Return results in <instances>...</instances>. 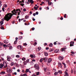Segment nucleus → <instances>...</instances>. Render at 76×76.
I'll list each match as a JSON object with an SVG mask.
<instances>
[{"label":"nucleus","mask_w":76,"mask_h":76,"mask_svg":"<svg viewBox=\"0 0 76 76\" xmlns=\"http://www.w3.org/2000/svg\"><path fill=\"white\" fill-rule=\"evenodd\" d=\"M15 10H14L13 11L11 12L12 13H8L6 15H5V16L4 17V18H2V22H3L4 20V19L5 20H6L7 22L9 21V20L11 19L12 17L13 16V15H16V12H15ZM15 12V13H14Z\"/></svg>","instance_id":"nucleus-1"},{"label":"nucleus","mask_w":76,"mask_h":76,"mask_svg":"<svg viewBox=\"0 0 76 76\" xmlns=\"http://www.w3.org/2000/svg\"><path fill=\"white\" fill-rule=\"evenodd\" d=\"M43 60H44V61L45 62V61H47V58H41L40 60V62H41V63H42V61H43Z\"/></svg>","instance_id":"nucleus-2"},{"label":"nucleus","mask_w":76,"mask_h":76,"mask_svg":"<svg viewBox=\"0 0 76 76\" xmlns=\"http://www.w3.org/2000/svg\"><path fill=\"white\" fill-rule=\"evenodd\" d=\"M34 67V68H36L37 70H39V66H38V64H35Z\"/></svg>","instance_id":"nucleus-3"},{"label":"nucleus","mask_w":76,"mask_h":76,"mask_svg":"<svg viewBox=\"0 0 76 76\" xmlns=\"http://www.w3.org/2000/svg\"><path fill=\"white\" fill-rule=\"evenodd\" d=\"M47 2H48V6H51V5L53 3L50 1V0H47Z\"/></svg>","instance_id":"nucleus-4"},{"label":"nucleus","mask_w":76,"mask_h":76,"mask_svg":"<svg viewBox=\"0 0 76 76\" xmlns=\"http://www.w3.org/2000/svg\"><path fill=\"white\" fill-rule=\"evenodd\" d=\"M74 42L71 41L70 42V47H72V46H74Z\"/></svg>","instance_id":"nucleus-5"},{"label":"nucleus","mask_w":76,"mask_h":76,"mask_svg":"<svg viewBox=\"0 0 76 76\" xmlns=\"http://www.w3.org/2000/svg\"><path fill=\"white\" fill-rule=\"evenodd\" d=\"M58 64L59 67L60 68H62V64L61 63L59 62Z\"/></svg>","instance_id":"nucleus-6"},{"label":"nucleus","mask_w":76,"mask_h":76,"mask_svg":"<svg viewBox=\"0 0 76 76\" xmlns=\"http://www.w3.org/2000/svg\"><path fill=\"white\" fill-rule=\"evenodd\" d=\"M58 58L60 60H62L64 58V57L60 56L58 57Z\"/></svg>","instance_id":"nucleus-7"},{"label":"nucleus","mask_w":76,"mask_h":76,"mask_svg":"<svg viewBox=\"0 0 76 76\" xmlns=\"http://www.w3.org/2000/svg\"><path fill=\"white\" fill-rule=\"evenodd\" d=\"M64 73L65 74L64 75V76H69V74H68V73L66 71H65Z\"/></svg>","instance_id":"nucleus-8"},{"label":"nucleus","mask_w":76,"mask_h":76,"mask_svg":"<svg viewBox=\"0 0 76 76\" xmlns=\"http://www.w3.org/2000/svg\"><path fill=\"white\" fill-rule=\"evenodd\" d=\"M7 72L8 73H11L12 72V69H10L9 70H7Z\"/></svg>","instance_id":"nucleus-9"},{"label":"nucleus","mask_w":76,"mask_h":76,"mask_svg":"<svg viewBox=\"0 0 76 76\" xmlns=\"http://www.w3.org/2000/svg\"><path fill=\"white\" fill-rule=\"evenodd\" d=\"M66 49H67V48H66V47L65 46V47L64 48H62L61 51H65V50Z\"/></svg>","instance_id":"nucleus-10"},{"label":"nucleus","mask_w":76,"mask_h":76,"mask_svg":"<svg viewBox=\"0 0 76 76\" xmlns=\"http://www.w3.org/2000/svg\"><path fill=\"white\" fill-rule=\"evenodd\" d=\"M44 53L45 54V56H46V57L48 56V53H47V52H44Z\"/></svg>","instance_id":"nucleus-11"},{"label":"nucleus","mask_w":76,"mask_h":76,"mask_svg":"<svg viewBox=\"0 0 76 76\" xmlns=\"http://www.w3.org/2000/svg\"><path fill=\"white\" fill-rule=\"evenodd\" d=\"M59 51H60V50H59L57 49V50H55L54 51V52L55 53H58Z\"/></svg>","instance_id":"nucleus-12"},{"label":"nucleus","mask_w":76,"mask_h":76,"mask_svg":"<svg viewBox=\"0 0 76 76\" xmlns=\"http://www.w3.org/2000/svg\"><path fill=\"white\" fill-rule=\"evenodd\" d=\"M14 10H15V12H14V13H15V12H16V15H16V14L17 13V12H18V9H17L16 10H15V9H14V10H13L12 11H13Z\"/></svg>","instance_id":"nucleus-13"},{"label":"nucleus","mask_w":76,"mask_h":76,"mask_svg":"<svg viewBox=\"0 0 76 76\" xmlns=\"http://www.w3.org/2000/svg\"><path fill=\"white\" fill-rule=\"evenodd\" d=\"M51 61L52 60H51V58H50L48 59V63H50L51 62Z\"/></svg>","instance_id":"nucleus-14"},{"label":"nucleus","mask_w":76,"mask_h":76,"mask_svg":"<svg viewBox=\"0 0 76 76\" xmlns=\"http://www.w3.org/2000/svg\"><path fill=\"white\" fill-rule=\"evenodd\" d=\"M3 67V65L2 64H0V69H2V67Z\"/></svg>","instance_id":"nucleus-15"},{"label":"nucleus","mask_w":76,"mask_h":76,"mask_svg":"<svg viewBox=\"0 0 76 76\" xmlns=\"http://www.w3.org/2000/svg\"><path fill=\"white\" fill-rule=\"evenodd\" d=\"M18 49H21L22 48V46L19 45L18 46Z\"/></svg>","instance_id":"nucleus-16"},{"label":"nucleus","mask_w":76,"mask_h":76,"mask_svg":"<svg viewBox=\"0 0 76 76\" xmlns=\"http://www.w3.org/2000/svg\"><path fill=\"white\" fill-rule=\"evenodd\" d=\"M7 41V40H4V43H5V44H8V43H9V42H8Z\"/></svg>","instance_id":"nucleus-17"},{"label":"nucleus","mask_w":76,"mask_h":76,"mask_svg":"<svg viewBox=\"0 0 76 76\" xmlns=\"http://www.w3.org/2000/svg\"><path fill=\"white\" fill-rule=\"evenodd\" d=\"M30 57H31V58H34V55L31 54L30 55Z\"/></svg>","instance_id":"nucleus-18"},{"label":"nucleus","mask_w":76,"mask_h":76,"mask_svg":"<svg viewBox=\"0 0 76 76\" xmlns=\"http://www.w3.org/2000/svg\"><path fill=\"white\" fill-rule=\"evenodd\" d=\"M30 0V2L31 3V4H33L34 2L33 1V0Z\"/></svg>","instance_id":"nucleus-19"},{"label":"nucleus","mask_w":76,"mask_h":76,"mask_svg":"<svg viewBox=\"0 0 76 76\" xmlns=\"http://www.w3.org/2000/svg\"><path fill=\"white\" fill-rule=\"evenodd\" d=\"M7 61H10V58L9 57H8V56H7Z\"/></svg>","instance_id":"nucleus-20"},{"label":"nucleus","mask_w":76,"mask_h":76,"mask_svg":"<svg viewBox=\"0 0 76 76\" xmlns=\"http://www.w3.org/2000/svg\"><path fill=\"white\" fill-rule=\"evenodd\" d=\"M0 23H1L0 25H1V26H2V25H3V21H2L0 22Z\"/></svg>","instance_id":"nucleus-21"},{"label":"nucleus","mask_w":76,"mask_h":76,"mask_svg":"<svg viewBox=\"0 0 76 76\" xmlns=\"http://www.w3.org/2000/svg\"><path fill=\"white\" fill-rule=\"evenodd\" d=\"M23 64L24 65H26V64H27V62H26V61H24L23 62Z\"/></svg>","instance_id":"nucleus-22"},{"label":"nucleus","mask_w":76,"mask_h":76,"mask_svg":"<svg viewBox=\"0 0 76 76\" xmlns=\"http://www.w3.org/2000/svg\"><path fill=\"white\" fill-rule=\"evenodd\" d=\"M62 64L64 65V67L66 68V64H65V63H64V62H62Z\"/></svg>","instance_id":"nucleus-23"},{"label":"nucleus","mask_w":76,"mask_h":76,"mask_svg":"<svg viewBox=\"0 0 76 76\" xmlns=\"http://www.w3.org/2000/svg\"><path fill=\"white\" fill-rule=\"evenodd\" d=\"M34 9L35 10H38V8L35 6L34 7Z\"/></svg>","instance_id":"nucleus-24"},{"label":"nucleus","mask_w":76,"mask_h":76,"mask_svg":"<svg viewBox=\"0 0 76 76\" xmlns=\"http://www.w3.org/2000/svg\"><path fill=\"white\" fill-rule=\"evenodd\" d=\"M23 38V37L22 36H20L19 37L18 39H22Z\"/></svg>","instance_id":"nucleus-25"},{"label":"nucleus","mask_w":76,"mask_h":76,"mask_svg":"<svg viewBox=\"0 0 76 76\" xmlns=\"http://www.w3.org/2000/svg\"><path fill=\"white\" fill-rule=\"evenodd\" d=\"M30 64H31V65L32 66V65H34V62H33V61H31V62H30Z\"/></svg>","instance_id":"nucleus-26"},{"label":"nucleus","mask_w":76,"mask_h":76,"mask_svg":"<svg viewBox=\"0 0 76 76\" xmlns=\"http://www.w3.org/2000/svg\"><path fill=\"white\" fill-rule=\"evenodd\" d=\"M4 45V43L1 42H0V46H2V45Z\"/></svg>","instance_id":"nucleus-27"},{"label":"nucleus","mask_w":76,"mask_h":76,"mask_svg":"<svg viewBox=\"0 0 76 76\" xmlns=\"http://www.w3.org/2000/svg\"><path fill=\"white\" fill-rule=\"evenodd\" d=\"M47 68H44V71H45V72H47Z\"/></svg>","instance_id":"nucleus-28"},{"label":"nucleus","mask_w":76,"mask_h":76,"mask_svg":"<svg viewBox=\"0 0 76 76\" xmlns=\"http://www.w3.org/2000/svg\"><path fill=\"white\" fill-rule=\"evenodd\" d=\"M22 60L24 61V60H26V58L25 57H23L22 58Z\"/></svg>","instance_id":"nucleus-29"},{"label":"nucleus","mask_w":76,"mask_h":76,"mask_svg":"<svg viewBox=\"0 0 76 76\" xmlns=\"http://www.w3.org/2000/svg\"><path fill=\"white\" fill-rule=\"evenodd\" d=\"M1 29H2L3 30L4 29V28H3V26H1Z\"/></svg>","instance_id":"nucleus-30"},{"label":"nucleus","mask_w":76,"mask_h":76,"mask_svg":"<svg viewBox=\"0 0 76 76\" xmlns=\"http://www.w3.org/2000/svg\"><path fill=\"white\" fill-rule=\"evenodd\" d=\"M3 47L4 48H7V45H6V44H4V45H3Z\"/></svg>","instance_id":"nucleus-31"},{"label":"nucleus","mask_w":76,"mask_h":76,"mask_svg":"<svg viewBox=\"0 0 76 76\" xmlns=\"http://www.w3.org/2000/svg\"><path fill=\"white\" fill-rule=\"evenodd\" d=\"M38 50H37L38 51H39V50H41V47H38Z\"/></svg>","instance_id":"nucleus-32"},{"label":"nucleus","mask_w":76,"mask_h":76,"mask_svg":"<svg viewBox=\"0 0 76 76\" xmlns=\"http://www.w3.org/2000/svg\"><path fill=\"white\" fill-rule=\"evenodd\" d=\"M29 71V69H26V72H28Z\"/></svg>","instance_id":"nucleus-33"},{"label":"nucleus","mask_w":76,"mask_h":76,"mask_svg":"<svg viewBox=\"0 0 76 76\" xmlns=\"http://www.w3.org/2000/svg\"><path fill=\"white\" fill-rule=\"evenodd\" d=\"M53 51V49L51 48L49 50V51L50 52L51 51Z\"/></svg>","instance_id":"nucleus-34"},{"label":"nucleus","mask_w":76,"mask_h":76,"mask_svg":"<svg viewBox=\"0 0 76 76\" xmlns=\"http://www.w3.org/2000/svg\"><path fill=\"white\" fill-rule=\"evenodd\" d=\"M1 73L2 74V75H4V74H5V72H4L3 71H2L1 72Z\"/></svg>","instance_id":"nucleus-35"},{"label":"nucleus","mask_w":76,"mask_h":76,"mask_svg":"<svg viewBox=\"0 0 76 76\" xmlns=\"http://www.w3.org/2000/svg\"><path fill=\"white\" fill-rule=\"evenodd\" d=\"M58 72L59 73H62V71H61V70L58 71Z\"/></svg>","instance_id":"nucleus-36"},{"label":"nucleus","mask_w":76,"mask_h":76,"mask_svg":"<svg viewBox=\"0 0 76 76\" xmlns=\"http://www.w3.org/2000/svg\"><path fill=\"white\" fill-rule=\"evenodd\" d=\"M18 42V40H15L14 42V44H16L17 43V42Z\"/></svg>","instance_id":"nucleus-37"},{"label":"nucleus","mask_w":76,"mask_h":76,"mask_svg":"<svg viewBox=\"0 0 76 76\" xmlns=\"http://www.w3.org/2000/svg\"><path fill=\"white\" fill-rule=\"evenodd\" d=\"M37 43L36 42H35V43L34 44V45L35 46V45H37Z\"/></svg>","instance_id":"nucleus-38"},{"label":"nucleus","mask_w":76,"mask_h":76,"mask_svg":"<svg viewBox=\"0 0 76 76\" xmlns=\"http://www.w3.org/2000/svg\"><path fill=\"white\" fill-rule=\"evenodd\" d=\"M49 47H53V44L51 43L49 45Z\"/></svg>","instance_id":"nucleus-39"},{"label":"nucleus","mask_w":76,"mask_h":76,"mask_svg":"<svg viewBox=\"0 0 76 76\" xmlns=\"http://www.w3.org/2000/svg\"><path fill=\"white\" fill-rule=\"evenodd\" d=\"M25 18L26 19H28V18H29V17L27 15H26L25 16Z\"/></svg>","instance_id":"nucleus-40"},{"label":"nucleus","mask_w":76,"mask_h":76,"mask_svg":"<svg viewBox=\"0 0 76 76\" xmlns=\"http://www.w3.org/2000/svg\"><path fill=\"white\" fill-rule=\"evenodd\" d=\"M13 75H17V73L16 72H15L12 73Z\"/></svg>","instance_id":"nucleus-41"},{"label":"nucleus","mask_w":76,"mask_h":76,"mask_svg":"<svg viewBox=\"0 0 76 76\" xmlns=\"http://www.w3.org/2000/svg\"><path fill=\"white\" fill-rule=\"evenodd\" d=\"M4 7H7V5L6 4H4Z\"/></svg>","instance_id":"nucleus-42"},{"label":"nucleus","mask_w":76,"mask_h":76,"mask_svg":"<svg viewBox=\"0 0 76 76\" xmlns=\"http://www.w3.org/2000/svg\"><path fill=\"white\" fill-rule=\"evenodd\" d=\"M25 5V4H20V5L21 6H23Z\"/></svg>","instance_id":"nucleus-43"},{"label":"nucleus","mask_w":76,"mask_h":76,"mask_svg":"<svg viewBox=\"0 0 76 76\" xmlns=\"http://www.w3.org/2000/svg\"><path fill=\"white\" fill-rule=\"evenodd\" d=\"M39 72H37L36 73L37 75H39Z\"/></svg>","instance_id":"nucleus-44"},{"label":"nucleus","mask_w":76,"mask_h":76,"mask_svg":"<svg viewBox=\"0 0 76 76\" xmlns=\"http://www.w3.org/2000/svg\"><path fill=\"white\" fill-rule=\"evenodd\" d=\"M58 74V72H55V75H56V76H57V75Z\"/></svg>","instance_id":"nucleus-45"},{"label":"nucleus","mask_w":76,"mask_h":76,"mask_svg":"<svg viewBox=\"0 0 76 76\" xmlns=\"http://www.w3.org/2000/svg\"><path fill=\"white\" fill-rule=\"evenodd\" d=\"M20 56L19 55H17L16 56V57L17 58H19V57Z\"/></svg>","instance_id":"nucleus-46"},{"label":"nucleus","mask_w":76,"mask_h":76,"mask_svg":"<svg viewBox=\"0 0 76 76\" xmlns=\"http://www.w3.org/2000/svg\"><path fill=\"white\" fill-rule=\"evenodd\" d=\"M12 48H13V47H12V46H10V47L9 49H10V50H12Z\"/></svg>","instance_id":"nucleus-47"},{"label":"nucleus","mask_w":76,"mask_h":76,"mask_svg":"<svg viewBox=\"0 0 76 76\" xmlns=\"http://www.w3.org/2000/svg\"><path fill=\"white\" fill-rule=\"evenodd\" d=\"M20 20H23V19H20L19 18V22H20Z\"/></svg>","instance_id":"nucleus-48"},{"label":"nucleus","mask_w":76,"mask_h":76,"mask_svg":"<svg viewBox=\"0 0 76 76\" xmlns=\"http://www.w3.org/2000/svg\"><path fill=\"white\" fill-rule=\"evenodd\" d=\"M23 76H27V75L26 74H24L23 75Z\"/></svg>","instance_id":"nucleus-49"},{"label":"nucleus","mask_w":76,"mask_h":76,"mask_svg":"<svg viewBox=\"0 0 76 76\" xmlns=\"http://www.w3.org/2000/svg\"><path fill=\"white\" fill-rule=\"evenodd\" d=\"M2 11H3V12H4V7H3L2 8Z\"/></svg>","instance_id":"nucleus-50"},{"label":"nucleus","mask_w":76,"mask_h":76,"mask_svg":"<svg viewBox=\"0 0 76 76\" xmlns=\"http://www.w3.org/2000/svg\"><path fill=\"white\" fill-rule=\"evenodd\" d=\"M26 61L27 63H28L29 62V59H27L26 60Z\"/></svg>","instance_id":"nucleus-51"},{"label":"nucleus","mask_w":76,"mask_h":76,"mask_svg":"<svg viewBox=\"0 0 76 76\" xmlns=\"http://www.w3.org/2000/svg\"><path fill=\"white\" fill-rule=\"evenodd\" d=\"M23 12H26V10L25 8H24L23 9Z\"/></svg>","instance_id":"nucleus-52"},{"label":"nucleus","mask_w":76,"mask_h":76,"mask_svg":"<svg viewBox=\"0 0 76 76\" xmlns=\"http://www.w3.org/2000/svg\"><path fill=\"white\" fill-rule=\"evenodd\" d=\"M66 14H64V18H66Z\"/></svg>","instance_id":"nucleus-53"},{"label":"nucleus","mask_w":76,"mask_h":76,"mask_svg":"<svg viewBox=\"0 0 76 76\" xmlns=\"http://www.w3.org/2000/svg\"><path fill=\"white\" fill-rule=\"evenodd\" d=\"M44 45H47V43H45L44 44Z\"/></svg>","instance_id":"nucleus-54"},{"label":"nucleus","mask_w":76,"mask_h":76,"mask_svg":"<svg viewBox=\"0 0 76 76\" xmlns=\"http://www.w3.org/2000/svg\"><path fill=\"white\" fill-rule=\"evenodd\" d=\"M32 31H34V30H35V28L34 27H33L32 28Z\"/></svg>","instance_id":"nucleus-55"},{"label":"nucleus","mask_w":76,"mask_h":76,"mask_svg":"<svg viewBox=\"0 0 76 76\" xmlns=\"http://www.w3.org/2000/svg\"><path fill=\"white\" fill-rule=\"evenodd\" d=\"M21 1V3H24V0H23Z\"/></svg>","instance_id":"nucleus-56"},{"label":"nucleus","mask_w":76,"mask_h":76,"mask_svg":"<svg viewBox=\"0 0 76 76\" xmlns=\"http://www.w3.org/2000/svg\"><path fill=\"white\" fill-rule=\"evenodd\" d=\"M36 14L37 15H38V12H36Z\"/></svg>","instance_id":"nucleus-57"},{"label":"nucleus","mask_w":76,"mask_h":76,"mask_svg":"<svg viewBox=\"0 0 76 76\" xmlns=\"http://www.w3.org/2000/svg\"><path fill=\"white\" fill-rule=\"evenodd\" d=\"M7 75L8 76H11V75H10V74H9V73H8Z\"/></svg>","instance_id":"nucleus-58"},{"label":"nucleus","mask_w":76,"mask_h":76,"mask_svg":"<svg viewBox=\"0 0 76 76\" xmlns=\"http://www.w3.org/2000/svg\"><path fill=\"white\" fill-rule=\"evenodd\" d=\"M53 44H54V45H56L57 44V43H56V42H54Z\"/></svg>","instance_id":"nucleus-59"},{"label":"nucleus","mask_w":76,"mask_h":76,"mask_svg":"<svg viewBox=\"0 0 76 76\" xmlns=\"http://www.w3.org/2000/svg\"><path fill=\"white\" fill-rule=\"evenodd\" d=\"M49 48L47 47L45 49L46 50H48Z\"/></svg>","instance_id":"nucleus-60"},{"label":"nucleus","mask_w":76,"mask_h":76,"mask_svg":"<svg viewBox=\"0 0 76 76\" xmlns=\"http://www.w3.org/2000/svg\"><path fill=\"white\" fill-rule=\"evenodd\" d=\"M1 59L2 61H4V58H1Z\"/></svg>","instance_id":"nucleus-61"},{"label":"nucleus","mask_w":76,"mask_h":76,"mask_svg":"<svg viewBox=\"0 0 76 76\" xmlns=\"http://www.w3.org/2000/svg\"><path fill=\"white\" fill-rule=\"evenodd\" d=\"M23 45H27V44L26 43H23Z\"/></svg>","instance_id":"nucleus-62"},{"label":"nucleus","mask_w":76,"mask_h":76,"mask_svg":"<svg viewBox=\"0 0 76 76\" xmlns=\"http://www.w3.org/2000/svg\"><path fill=\"white\" fill-rule=\"evenodd\" d=\"M10 44H8L7 45V47H9L10 46Z\"/></svg>","instance_id":"nucleus-63"},{"label":"nucleus","mask_w":76,"mask_h":76,"mask_svg":"<svg viewBox=\"0 0 76 76\" xmlns=\"http://www.w3.org/2000/svg\"><path fill=\"white\" fill-rule=\"evenodd\" d=\"M32 76H37V75H35V74H33L32 75Z\"/></svg>","instance_id":"nucleus-64"}]
</instances>
